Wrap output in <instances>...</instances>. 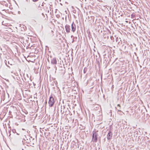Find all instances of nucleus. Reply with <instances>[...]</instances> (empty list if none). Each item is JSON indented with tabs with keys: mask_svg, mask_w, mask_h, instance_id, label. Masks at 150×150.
Returning <instances> with one entry per match:
<instances>
[{
	"mask_svg": "<svg viewBox=\"0 0 150 150\" xmlns=\"http://www.w3.org/2000/svg\"><path fill=\"white\" fill-rule=\"evenodd\" d=\"M54 102V98L52 97H50L48 102L49 106L50 107L52 106L53 105Z\"/></svg>",
	"mask_w": 150,
	"mask_h": 150,
	"instance_id": "f257e3e1",
	"label": "nucleus"
},
{
	"mask_svg": "<svg viewBox=\"0 0 150 150\" xmlns=\"http://www.w3.org/2000/svg\"><path fill=\"white\" fill-rule=\"evenodd\" d=\"M67 12V11H65V12Z\"/></svg>",
	"mask_w": 150,
	"mask_h": 150,
	"instance_id": "f3484780",
	"label": "nucleus"
},
{
	"mask_svg": "<svg viewBox=\"0 0 150 150\" xmlns=\"http://www.w3.org/2000/svg\"><path fill=\"white\" fill-rule=\"evenodd\" d=\"M118 111H119V112H120L121 110H118Z\"/></svg>",
	"mask_w": 150,
	"mask_h": 150,
	"instance_id": "2eb2a0df",
	"label": "nucleus"
},
{
	"mask_svg": "<svg viewBox=\"0 0 150 150\" xmlns=\"http://www.w3.org/2000/svg\"><path fill=\"white\" fill-rule=\"evenodd\" d=\"M25 28H26V27L25 26H24V27L23 26V28H22V27H21V30H25Z\"/></svg>",
	"mask_w": 150,
	"mask_h": 150,
	"instance_id": "0eeeda50",
	"label": "nucleus"
},
{
	"mask_svg": "<svg viewBox=\"0 0 150 150\" xmlns=\"http://www.w3.org/2000/svg\"><path fill=\"white\" fill-rule=\"evenodd\" d=\"M112 134L111 132H110L109 133H108L107 137V138L108 139L110 140L111 139L112 137Z\"/></svg>",
	"mask_w": 150,
	"mask_h": 150,
	"instance_id": "39448f33",
	"label": "nucleus"
},
{
	"mask_svg": "<svg viewBox=\"0 0 150 150\" xmlns=\"http://www.w3.org/2000/svg\"><path fill=\"white\" fill-rule=\"evenodd\" d=\"M117 106H118L119 107H120V105L119 104H118V105H117Z\"/></svg>",
	"mask_w": 150,
	"mask_h": 150,
	"instance_id": "f8f14e48",
	"label": "nucleus"
},
{
	"mask_svg": "<svg viewBox=\"0 0 150 150\" xmlns=\"http://www.w3.org/2000/svg\"><path fill=\"white\" fill-rule=\"evenodd\" d=\"M88 37L89 38H92L91 36L90 35H89V34L88 35Z\"/></svg>",
	"mask_w": 150,
	"mask_h": 150,
	"instance_id": "9b49d317",
	"label": "nucleus"
},
{
	"mask_svg": "<svg viewBox=\"0 0 150 150\" xmlns=\"http://www.w3.org/2000/svg\"><path fill=\"white\" fill-rule=\"evenodd\" d=\"M71 28L72 31L74 33L76 30V26L75 24L73 22L71 25Z\"/></svg>",
	"mask_w": 150,
	"mask_h": 150,
	"instance_id": "f03ea898",
	"label": "nucleus"
},
{
	"mask_svg": "<svg viewBox=\"0 0 150 150\" xmlns=\"http://www.w3.org/2000/svg\"><path fill=\"white\" fill-rule=\"evenodd\" d=\"M72 12L73 13H76V10H74L72 11Z\"/></svg>",
	"mask_w": 150,
	"mask_h": 150,
	"instance_id": "1a4fd4ad",
	"label": "nucleus"
},
{
	"mask_svg": "<svg viewBox=\"0 0 150 150\" xmlns=\"http://www.w3.org/2000/svg\"><path fill=\"white\" fill-rule=\"evenodd\" d=\"M93 141L94 142H96L97 140V133L95 132H93Z\"/></svg>",
	"mask_w": 150,
	"mask_h": 150,
	"instance_id": "7ed1b4c3",
	"label": "nucleus"
},
{
	"mask_svg": "<svg viewBox=\"0 0 150 150\" xmlns=\"http://www.w3.org/2000/svg\"><path fill=\"white\" fill-rule=\"evenodd\" d=\"M110 38H113V36H111L110 37Z\"/></svg>",
	"mask_w": 150,
	"mask_h": 150,
	"instance_id": "4468645a",
	"label": "nucleus"
},
{
	"mask_svg": "<svg viewBox=\"0 0 150 150\" xmlns=\"http://www.w3.org/2000/svg\"><path fill=\"white\" fill-rule=\"evenodd\" d=\"M32 1L33 2H35L37 1H38V0H32Z\"/></svg>",
	"mask_w": 150,
	"mask_h": 150,
	"instance_id": "9d476101",
	"label": "nucleus"
},
{
	"mask_svg": "<svg viewBox=\"0 0 150 150\" xmlns=\"http://www.w3.org/2000/svg\"><path fill=\"white\" fill-rule=\"evenodd\" d=\"M65 28L66 30V32L67 33H69L70 32V26L69 25H65Z\"/></svg>",
	"mask_w": 150,
	"mask_h": 150,
	"instance_id": "20e7f679",
	"label": "nucleus"
},
{
	"mask_svg": "<svg viewBox=\"0 0 150 150\" xmlns=\"http://www.w3.org/2000/svg\"><path fill=\"white\" fill-rule=\"evenodd\" d=\"M51 62V63L52 64H57V61L56 60V59L55 58H54L52 59Z\"/></svg>",
	"mask_w": 150,
	"mask_h": 150,
	"instance_id": "423d86ee",
	"label": "nucleus"
},
{
	"mask_svg": "<svg viewBox=\"0 0 150 150\" xmlns=\"http://www.w3.org/2000/svg\"><path fill=\"white\" fill-rule=\"evenodd\" d=\"M74 17H75V16L74 15Z\"/></svg>",
	"mask_w": 150,
	"mask_h": 150,
	"instance_id": "6ab92c4d",
	"label": "nucleus"
},
{
	"mask_svg": "<svg viewBox=\"0 0 150 150\" xmlns=\"http://www.w3.org/2000/svg\"><path fill=\"white\" fill-rule=\"evenodd\" d=\"M66 19H67V17H65V19L66 20Z\"/></svg>",
	"mask_w": 150,
	"mask_h": 150,
	"instance_id": "a211bd4d",
	"label": "nucleus"
},
{
	"mask_svg": "<svg viewBox=\"0 0 150 150\" xmlns=\"http://www.w3.org/2000/svg\"><path fill=\"white\" fill-rule=\"evenodd\" d=\"M33 38H36V37H35L33 36Z\"/></svg>",
	"mask_w": 150,
	"mask_h": 150,
	"instance_id": "dca6fc26",
	"label": "nucleus"
},
{
	"mask_svg": "<svg viewBox=\"0 0 150 150\" xmlns=\"http://www.w3.org/2000/svg\"><path fill=\"white\" fill-rule=\"evenodd\" d=\"M30 36H32L29 35Z\"/></svg>",
	"mask_w": 150,
	"mask_h": 150,
	"instance_id": "aec40b11",
	"label": "nucleus"
},
{
	"mask_svg": "<svg viewBox=\"0 0 150 150\" xmlns=\"http://www.w3.org/2000/svg\"><path fill=\"white\" fill-rule=\"evenodd\" d=\"M42 16H44V14L43 13H42Z\"/></svg>",
	"mask_w": 150,
	"mask_h": 150,
	"instance_id": "ddd939ff",
	"label": "nucleus"
},
{
	"mask_svg": "<svg viewBox=\"0 0 150 150\" xmlns=\"http://www.w3.org/2000/svg\"><path fill=\"white\" fill-rule=\"evenodd\" d=\"M135 17V15L134 14H132L131 15V17L132 18H134Z\"/></svg>",
	"mask_w": 150,
	"mask_h": 150,
	"instance_id": "6e6552de",
	"label": "nucleus"
}]
</instances>
